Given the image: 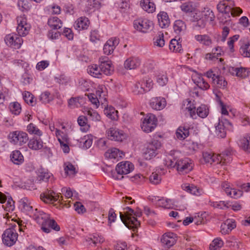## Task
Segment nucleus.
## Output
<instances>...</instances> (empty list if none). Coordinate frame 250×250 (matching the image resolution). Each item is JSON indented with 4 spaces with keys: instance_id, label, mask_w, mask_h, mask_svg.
<instances>
[{
    "instance_id": "13d9d810",
    "label": "nucleus",
    "mask_w": 250,
    "mask_h": 250,
    "mask_svg": "<svg viewBox=\"0 0 250 250\" xmlns=\"http://www.w3.org/2000/svg\"><path fill=\"white\" fill-rule=\"evenodd\" d=\"M86 114L89 116L90 119L95 121H99L100 120L101 117L99 114L93 109H86L85 110Z\"/></svg>"
},
{
    "instance_id": "6e6d98bb",
    "label": "nucleus",
    "mask_w": 250,
    "mask_h": 250,
    "mask_svg": "<svg viewBox=\"0 0 250 250\" xmlns=\"http://www.w3.org/2000/svg\"><path fill=\"white\" fill-rule=\"evenodd\" d=\"M240 52L244 57H250V43L244 44L240 48Z\"/></svg>"
},
{
    "instance_id": "423d86ee",
    "label": "nucleus",
    "mask_w": 250,
    "mask_h": 250,
    "mask_svg": "<svg viewBox=\"0 0 250 250\" xmlns=\"http://www.w3.org/2000/svg\"><path fill=\"white\" fill-rule=\"evenodd\" d=\"M8 138L11 144L18 146L26 144L29 140L28 134L26 132L19 130L11 132Z\"/></svg>"
},
{
    "instance_id": "f257e3e1",
    "label": "nucleus",
    "mask_w": 250,
    "mask_h": 250,
    "mask_svg": "<svg viewBox=\"0 0 250 250\" xmlns=\"http://www.w3.org/2000/svg\"><path fill=\"white\" fill-rule=\"evenodd\" d=\"M179 154L178 152L171 153L165 160L166 165L167 167H176L181 174H187L192 170L193 164L188 158H180Z\"/></svg>"
},
{
    "instance_id": "bf43d9fd",
    "label": "nucleus",
    "mask_w": 250,
    "mask_h": 250,
    "mask_svg": "<svg viewBox=\"0 0 250 250\" xmlns=\"http://www.w3.org/2000/svg\"><path fill=\"white\" fill-rule=\"evenodd\" d=\"M27 130L30 134H35L39 136H41L42 134L41 131L32 123L27 125Z\"/></svg>"
},
{
    "instance_id": "473e14b6",
    "label": "nucleus",
    "mask_w": 250,
    "mask_h": 250,
    "mask_svg": "<svg viewBox=\"0 0 250 250\" xmlns=\"http://www.w3.org/2000/svg\"><path fill=\"white\" fill-rule=\"evenodd\" d=\"M48 24L54 29H60L62 26V21L57 17H52L48 20Z\"/></svg>"
},
{
    "instance_id": "0eeeda50",
    "label": "nucleus",
    "mask_w": 250,
    "mask_h": 250,
    "mask_svg": "<svg viewBox=\"0 0 250 250\" xmlns=\"http://www.w3.org/2000/svg\"><path fill=\"white\" fill-rule=\"evenodd\" d=\"M157 124V119L156 116L151 113H148L142 120L141 128L146 133L152 132L156 127Z\"/></svg>"
},
{
    "instance_id": "ea45409f",
    "label": "nucleus",
    "mask_w": 250,
    "mask_h": 250,
    "mask_svg": "<svg viewBox=\"0 0 250 250\" xmlns=\"http://www.w3.org/2000/svg\"><path fill=\"white\" fill-rule=\"evenodd\" d=\"M11 160L15 164L20 165L23 162V157L20 151L15 150L11 155Z\"/></svg>"
},
{
    "instance_id": "b1692460",
    "label": "nucleus",
    "mask_w": 250,
    "mask_h": 250,
    "mask_svg": "<svg viewBox=\"0 0 250 250\" xmlns=\"http://www.w3.org/2000/svg\"><path fill=\"white\" fill-rule=\"evenodd\" d=\"M90 22L87 18L82 17L77 19L74 24V27L78 30L87 29Z\"/></svg>"
},
{
    "instance_id": "2f4dec72",
    "label": "nucleus",
    "mask_w": 250,
    "mask_h": 250,
    "mask_svg": "<svg viewBox=\"0 0 250 250\" xmlns=\"http://www.w3.org/2000/svg\"><path fill=\"white\" fill-rule=\"evenodd\" d=\"M173 29L174 32L177 34L183 33L186 30V25L183 21L176 20L174 23Z\"/></svg>"
},
{
    "instance_id": "680f3d73",
    "label": "nucleus",
    "mask_w": 250,
    "mask_h": 250,
    "mask_svg": "<svg viewBox=\"0 0 250 250\" xmlns=\"http://www.w3.org/2000/svg\"><path fill=\"white\" fill-rule=\"evenodd\" d=\"M40 100L43 104H47L53 100V97L47 91L42 93L40 97Z\"/></svg>"
},
{
    "instance_id": "a19ab883",
    "label": "nucleus",
    "mask_w": 250,
    "mask_h": 250,
    "mask_svg": "<svg viewBox=\"0 0 250 250\" xmlns=\"http://www.w3.org/2000/svg\"><path fill=\"white\" fill-rule=\"evenodd\" d=\"M249 71L247 68L245 67H236L234 69L233 74L242 79L246 78L249 76Z\"/></svg>"
},
{
    "instance_id": "9b49d317",
    "label": "nucleus",
    "mask_w": 250,
    "mask_h": 250,
    "mask_svg": "<svg viewBox=\"0 0 250 250\" xmlns=\"http://www.w3.org/2000/svg\"><path fill=\"white\" fill-rule=\"evenodd\" d=\"M134 169V165L128 161H123L119 163L116 167V171L118 174L117 179H122L123 175L127 174Z\"/></svg>"
},
{
    "instance_id": "4c0bfd02",
    "label": "nucleus",
    "mask_w": 250,
    "mask_h": 250,
    "mask_svg": "<svg viewBox=\"0 0 250 250\" xmlns=\"http://www.w3.org/2000/svg\"><path fill=\"white\" fill-rule=\"evenodd\" d=\"M104 113L107 117L112 120H116L118 119V111L112 107H107L104 109Z\"/></svg>"
},
{
    "instance_id": "4d7b16f0",
    "label": "nucleus",
    "mask_w": 250,
    "mask_h": 250,
    "mask_svg": "<svg viewBox=\"0 0 250 250\" xmlns=\"http://www.w3.org/2000/svg\"><path fill=\"white\" fill-rule=\"evenodd\" d=\"M223 241L219 238L214 239L210 244L209 249L210 250H216L221 248L223 246Z\"/></svg>"
},
{
    "instance_id": "3c124183",
    "label": "nucleus",
    "mask_w": 250,
    "mask_h": 250,
    "mask_svg": "<svg viewBox=\"0 0 250 250\" xmlns=\"http://www.w3.org/2000/svg\"><path fill=\"white\" fill-rule=\"evenodd\" d=\"M153 40L154 44L156 46L162 47L165 45V42L163 33L160 32L158 35L154 38Z\"/></svg>"
},
{
    "instance_id": "6e6552de",
    "label": "nucleus",
    "mask_w": 250,
    "mask_h": 250,
    "mask_svg": "<svg viewBox=\"0 0 250 250\" xmlns=\"http://www.w3.org/2000/svg\"><path fill=\"white\" fill-rule=\"evenodd\" d=\"M35 211L36 212L34 213L35 220L39 224L42 225V229L44 232L46 233L50 232V229L46 227V225L50 219V215L42 211H38L37 209H36Z\"/></svg>"
},
{
    "instance_id": "72a5a7b5",
    "label": "nucleus",
    "mask_w": 250,
    "mask_h": 250,
    "mask_svg": "<svg viewBox=\"0 0 250 250\" xmlns=\"http://www.w3.org/2000/svg\"><path fill=\"white\" fill-rule=\"evenodd\" d=\"M121 154H122V152H120L118 149L112 148L107 150L104 153V156L109 159H116L122 157Z\"/></svg>"
},
{
    "instance_id": "6ab92c4d",
    "label": "nucleus",
    "mask_w": 250,
    "mask_h": 250,
    "mask_svg": "<svg viewBox=\"0 0 250 250\" xmlns=\"http://www.w3.org/2000/svg\"><path fill=\"white\" fill-rule=\"evenodd\" d=\"M151 107L156 110L163 109L166 105V101L162 97L152 98L150 101Z\"/></svg>"
},
{
    "instance_id": "aec40b11",
    "label": "nucleus",
    "mask_w": 250,
    "mask_h": 250,
    "mask_svg": "<svg viewBox=\"0 0 250 250\" xmlns=\"http://www.w3.org/2000/svg\"><path fill=\"white\" fill-rule=\"evenodd\" d=\"M192 80L194 83L202 90H207L210 87L209 84L197 73H195L192 75Z\"/></svg>"
},
{
    "instance_id": "49530a36",
    "label": "nucleus",
    "mask_w": 250,
    "mask_h": 250,
    "mask_svg": "<svg viewBox=\"0 0 250 250\" xmlns=\"http://www.w3.org/2000/svg\"><path fill=\"white\" fill-rule=\"evenodd\" d=\"M209 205L214 208L224 209L225 208H229V203L224 201L219 202L209 201Z\"/></svg>"
},
{
    "instance_id": "603ef678",
    "label": "nucleus",
    "mask_w": 250,
    "mask_h": 250,
    "mask_svg": "<svg viewBox=\"0 0 250 250\" xmlns=\"http://www.w3.org/2000/svg\"><path fill=\"white\" fill-rule=\"evenodd\" d=\"M196 112L197 115L202 118L206 117L208 114V109L206 105L204 104L198 107L196 109Z\"/></svg>"
},
{
    "instance_id": "338daca9",
    "label": "nucleus",
    "mask_w": 250,
    "mask_h": 250,
    "mask_svg": "<svg viewBox=\"0 0 250 250\" xmlns=\"http://www.w3.org/2000/svg\"><path fill=\"white\" fill-rule=\"evenodd\" d=\"M242 191L235 188H230L229 191H227V194L234 198H238L242 195Z\"/></svg>"
},
{
    "instance_id": "f03ea898",
    "label": "nucleus",
    "mask_w": 250,
    "mask_h": 250,
    "mask_svg": "<svg viewBox=\"0 0 250 250\" xmlns=\"http://www.w3.org/2000/svg\"><path fill=\"white\" fill-rule=\"evenodd\" d=\"M230 151L227 150L220 154H215L211 151L203 152V157L206 163H216L221 165L229 163L232 160Z\"/></svg>"
},
{
    "instance_id": "dca6fc26",
    "label": "nucleus",
    "mask_w": 250,
    "mask_h": 250,
    "mask_svg": "<svg viewBox=\"0 0 250 250\" xmlns=\"http://www.w3.org/2000/svg\"><path fill=\"white\" fill-rule=\"evenodd\" d=\"M42 201L46 203L52 204L55 202H61L62 197L60 198V196L56 194L53 190L47 189L45 192L42 193L40 196Z\"/></svg>"
},
{
    "instance_id": "4be33fe9",
    "label": "nucleus",
    "mask_w": 250,
    "mask_h": 250,
    "mask_svg": "<svg viewBox=\"0 0 250 250\" xmlns=\"http://www.w3.org/2000/svg\"><path fill=\"white\" fill-rule=\"evenodd\" d=\"M141 64V60L138 57H130L125 60L124 63L125 67L127 69L137 68Z\"/></svg>"
},
{
    "instance_id": "2eb2a0df",
    "label": "nucleus",
    "mask_w": 250,
    "mask_h": 250,
    "mask_svg": "<svg viewBox=\"0 0 250 250\" xmlns=\"http://www.w3.org/2000/svg\"><path fill=\"white\" fill-rule=\"evenodd\" d=\"M108 138L111 140L122 142L125 139L126 135L123 130L116 128H110L106 131Z\"/></svg>"
},
{
    "instance_id": "052dcab7",
    "label": "nucleus",
    "mask_w": 250,
    "mask_h": 250,
    "mask_svg": "<svg viewBox=\"0 0 250 250\" xmlns=\"http://www.w3.org/2000/svg\"><path fill=\"white\" fill-rule=\"evenodd\" d=\"M9 108L11 112L15 115H19L21 112V105L17 102L11 103Z\"/></svg>"
},
{
    "instance_id": "a878e982",
    "label": "nucleus",
    "mask_w": 250,
    "mask_h": 250,
    "mask_svg": "<svg viewBox=\"0 0 250 250\" xmlns=\"http://www.w3.org/2000/svg\"><path fill=\"white\" fill-rule=\"evenodd\" d=\"M87 72L91 76L95 78H102L104 76L103 74H102L100 64L99 65L97 64H93L88 66L87 69Z\"/></svg>"
},
{
    "instance_id": "5fc2aeb1",
    "label": "nucleus",
    "mask_w": 250,
    "mask_h": 250,
    "mask_svg": "<svg viewBox=\"0 0 250 250\" xmlns=\"http://www.w3.org/2000/svg\"><path fill=\"white\" fill-rule=\"evenodd\" d=\"M213 83L219 87L224 88L227 85V82L222 76H217L215 79H213Z\"/></svg>"
},
{
    "instance_id": "7ed1b4c3",
    "label": "nucleus",
    "mask_w": 250,
    "mask_h": 250,
    "mask_svg": "<svg viewBox=\"0 0 250 250\" xmlns=\"http://www.w3.org/2000/svg\"><path fill=\"white\" fill-rule=\"evenodd\" d=\"M233 2L229 0L220 1L217 6L219 12L225 13L229 17V14L233 16H237L242 13V10L239 7H233Z\"/></svg>"
},
{
    "instance_id": "c756f323",
    "label": "nucleus",
    "mask_w": 250,
    "mask_h": 250,
    "mask_svg": "<svg viewBox=\"0 0 250 250\" xmlns=\"http://www.w3.org/2000/svg\"><path fill=\"white\" fill-rule=\"evenodd\" d=\"M202 19L205 21H212L215 19L213 11L208 7H204L202 11Z\"/></svg>"
},
{
    "instance_id": "4468645a",
    "label": "nucleus",
    "mask_w": 250,
    "mask_h": 250,
    "mask_svg": "<svg viewBox=\"0 0 250 250\" xmlns=\"http://www.w3.org/2000/svg\"><path fill=\"white\" fill-rule=\"evenodd\" d=\"M99 63L103 76L110 75L113 73L114 69L112 64L107 57L103 56L100 58Z\"/></svg>"
},
{
    "instance_id": "c9c22d12",
    "label": "nucleus",
    "mask_w": 250,
    "mask_h": 250,
    "mask_svg": "<svg viewBox=\"0 0 250 250\" xmlns=\"http://www.w3.org/2000/svg\"><path fill=\"white\" fill-rule=\"evenodd\" d=\"M189 135L188 129L185 126H180L176 132V137L183 140Z\"/></svg>"
},
{
    "instance_id": "412c9836",
    "label": "nucleus",
    "mask_w": 250,
    "mask_h": 250,
    "mask_svg": "<svg viewBox=\"0 0 250 250\" xmlns=\"http://www.w3.org/2000/svg\"><path fill=\"white\" fill-rule=\"evenodd\" d=\"M175 234L173 233H165L161 239L162 243L167 247H170L176 243Z\"/></svg>"
},
{
    "instance_id": "1a4fd4ad",
    "label": "nucleus",
    "mask_w": 250,
    "mask_h": 250,
    "mask_svg": "<svg viewBox=\"0 0 250 250\" xmlns=\"http://www.w3.org/2000/svg\"><path fill=\"white\" fill-rule=\"evenodd\" d=\"M160 143L154 140L149 143L144 152V157L146 160H150L155 157L157 154V149L160 147Z\"/></svg>"
},
{
    "instance_id": "f8f14e48",
    "label": "nucleus",
    "mask_w": 250,
    "mask_h": 250,
    "mask_svg": "<svg viewBox=\"0 0 250 250\" xmlns=\"http://www.w3.org/2000/svg\"><path fill=\"white\" fill-rule=\"evenodd\" d=\"M231 124L226 119L223 117L218 118V122L215 125V133L220 138H224L226 136V129Z\"/></svg>"
},
{
    "instance_id": "f704fd0d",
    "label": "nucleus",
    "mask_w": 250,
    "mask_h": 250,
    "mask_svg": "<svg viewBox=\"0 0 250 250\" xmlns=\"http://www.w3.org/2000/svg\"><path fill=\"white\" fill-rule=\"evenodd\" d=\"M77 122L82 131L86 132L89 130L90 125L87 123V119L85 116H80L77 119Z\"/></svg>"
},
{
    "instance_id": "20e7f679",
    "label": "nucleus",
    "mask_w": 250,
    "mask_h": 250,
    "mask_svg": "<svg viewBox=\"0 0 250 250\" xmlns=\"http://www.w3.org/2000/svg\"><path fill=\"white\" fill-rule=\"evenodd\" d=\"M16 228L20 229L19 226L14 225L11 228L7 229L4 231L2 236V242L6 246H12L17 241L18 234L17 232Z\"/></svg>"
},
{
    "instance_id": "5701e85b",
    "label": "nucleus",
    "mask_w": 250,
    "mask_h": 250,
    "mask_svg": "<svg viewBox=\"0 0 250 250\" xmlns=\"http://www.w3.org/2000/svg\"><path fill=\"white\" fill-rule=\"evenodd\" d=\"M235 227L236 224L234 220L232 219H228L221 225V232L222 234H226L229 233Z\"/></svg>"
},
{
    "instance_id": "0e129e2a",
    "label": "nucleus",
    "mask_w": 250,
    "mask_h": 250,
    "mask_svg": "<svg viewBox=\"0 0 250 250\" xmlns=\"http://www.w3.org/2000/svg\"><path fill=\"white\" fill-rule=\"evenodd\" d=\"M149 181L153 185H158L161 181V176L156 172H152L149 176Z\"/></svg>"
},
{
    "instance_id": "a18cd8bd",
    "label": "nucleus",
    "mask_w": 250,
    "mask_h": 250,
    "mask_svg": "<svg viewBox=\"0 0 250 250\" xmlns=\"http://www.w3.org/2000/svg\"><path fill=\"white\" fill-rule=\"evenodd\" d=\"M56 136L60 144L69 143V139L67 135L58 129H56Z\"/></svg>"
},
{
    "instance_id": "cd10ccee",
    "label": "nucleus",
    "mask_w": 250,
    "mask_h": 250,
    "mask_svg": "<svg viewBox=\"0 0 250 250\" xmlns=\"http://www.w3.org/2000/svg\"><path fill=\"white\" fill-rule=\"evenodd\" d=\"M182 188L184 190L196 196L201 195L203 192L201 189L193 185L185 184L182 186Z\"/></svg>"
},
{
    "instance_id": "bb28decb",
    "label": "nucleus",
    "mask_w": 250,
    "mask_h": 250,
    "mask_svg": "<svg viewBox=\"0 0 250 250\" xmlns=\"http://www.w3.org/2000/svg\"><path fill=\"white\" fill-rule=\"evenodd\" d=\"M140 5L145 11L149 13H152L155 11V5L151 0H141Z\"/></svg>"
},
{
    "instance_id": "a211bd4d",
    "label": "nucleus",
    "mask_w": 250,
    "mask_h": 250,
    "mask_svg": "<svg viewBox=\"0 0 250 250\" xmlns=\"http://www.w3.org/2000/svg\"><path fill=\"white\" fill-rule=\"evenodd\" d=\"M119 43V40L116 38L109 39L104 45L103 48L104 53L106 55L111 54Z\"/></svg>"
},
{
    "instance_id": "393cba45",
    "label": "nucleus",
    "mask_w": 250,
    "mask_h": 250,
    "mask_svg": "<svg viewBox=\"0 0 250 250\" xmlns=\"http://www.w3.org/2000/svg\"><path fill=\"white\" fill-rule=\"evenodd\" d=\"M159 26L163 28L167 27L170 24V20L167 14L164 11L160 12L157 15Z\"/></svg>"
},
{
    "instance_id": "864d4df0",
    "label": "nucleus",
    "mask_w": 250,
    "mask_h": 250,
    "mask_svg": "<svg viewBox=\"0 0 250 250\" xmlns=\"http://www.w3.org/2000/svg\"><path fill=\"white\" fill-rule=\"evenodd\" d=\"M23 98L25 102L28 104H30L33 106L35 104V101H34V97L33 95L28 91H25L23 93Z\"/></svg>"
},
{
    "instance_id": "e2e57ef3",
    "label": "nucleus",
    "mask_w": 250,
    "mask_h": 250,
    "mask_svg": "<svg viewBox=\"0 0 250 250\" xmlns=\"http://www.w3.org/2000/svg\"><path fill=\"white\" fill-rule=\"evenodd\" d=\"M104 88H105L104 86H99L96 91V96L100 100L102 104H104V102L106 101L105 94L104 93Z\"/></svg>"
},
{
    "instance_id": "e433bc0d",
    "label": "nucleus",
    "mask_w": 250,
    "mask_h": 250,
    "mask_svg": "<svg viewBox=\"0 0 250 250\" xmlns=\"http://www.w3.org/2000/svg\"><path fill=\"white\" fill-rule=\"evenodd\" d=\"M195 40L200 43L209 46L212 43L210 38L207 35H197L195 36Z\"/></svg>"
},
{
    "instance_id": "69168bd1",
    "label": "nucleus",
    "mask_w": 250,
    "mask_h": 250,
    "mask_svg": "<svg viewBox=\"0 0 250 250\" xmlns=\"http://www.w3.org/2000/svg\"><path fill=\"white\" fill-rule=\"evenodd\" d=\"M142 84H143L145 92L149 91L153 84L152 80L150 78L144 79Z\"/></svg>"
},
{
    "instance_id": "7c9ffc66",
    "label": "nucleus",
    "mask_w": 250,
    "mask_h": 250,
    "mask_svg": "<svg viewBox=\"0 0 250 250\" xmlns=\"http://www.w3.org/2000/svg\"><path fill=\"white\" fill-rule=\"evenodd\" d=\"M240 147L246 152L250 153V134H247L240 140Z\"/></svg>"
},
{
    "instance_id": "39448f33",
    "label": "nucleus",
    "mask_w": 250,
    "mask_h": 250,
    "mask_svg": "<svg viewBox=\"0 0 250 250\" xmlns=\"http://www.w3.org/2000/svg\"><path fill=\"white\" fill-rule=\"evenodd\" d=\"M124 209L125 215H124L121 212L120 213V217L122 221L128 228L129 227V225H130V227L133 225L132 227L136 229L140 225V222L134 216H133L134 211L129 207H126Z\"/></svg>"
},
{
    "instance_id": "f3484780",
    "label": "nucleus",
    "mask_w": 250,
    "mask_h": 250,
    "mask_svg": "<svg viewBox=\"0 0 250 250\" xmlns=\"http://www.w3.org/2000/svg\"><path fill=\"white\" fill-rule=\"evenodd\" d=\"M4 41L7 45L15 49L20 48L23 42L22 39L21 37L14 33L6 35Z\"/></svg>"
},
{
    "instance_id": "ddd939ff",
    "label": "nucleus",
    "mask_w": 250,
    "mask_h": 250,
    "mask_svg": "<svg viewBox=\"0 0 250 250\" xmlns=\"http://www.w3.org/2000/svg\"><path fill=\"white\" fill-rule=\"evenodd\" d=\"M17 31L20 36H25L28 34L30 26L24 16L17 17Z\"/></svg>"
},
{
    "instance_id": "58836bf2",
    "label": "nucleus",
    "mask_w": 250,
    "mask_h": 250,
    "mask_svg": "<svg viewBox=\"0 0 250 250\" xmlns=\"http://www.w3.org/2000/svg\"><path fill=\"white\" fill-rule=\"evenodd\" d=\"M182 11L185 13H191L196 8V5L192 2L188 1L182 3L180 6Z\"/></svg>"
},
{
    "instance_id": "8fccbe9b",
    "label": "nucleus",
    "mask_w": 250,
    "mask_h": 250,
    "mask_svg": "<svg viewBox=\"0 0 250 250\" xmlns=\"http://www.w3.org/2000/svg\"><path fill=\"white\" fill-rule=\"evenodd\" d=\"M52 175L51 173L48 172L43 168H40L38 170V176L40 180L46 181Z\"/></svg>"
},
{
    "instance_id": "774afa93",
    "label": "nucleus",
    "mask_w": 250,
    "mask_h": 250,
    "mask_svg": "<svg viewBox=\"0 0 250 250\" xmlns=\"http://www.w3.org/2000/svg\"><path fill=\"white\" fill-rule=\"evenodd\" d=\"M21 206L22 209L26 212H30L32 210V207L28 203V200L26 198L22 199L21 201Z\"/></svg>"
},
{
    "instance_id": "37998d69",
    "label": "nucleus",
    "mask_w": 250,
    "mask_h": 250,
    "mask_svg": "<svg viewBox=\"0 0 250 250\" xmlns=\"http://www.w3.org/2000/svg\"><path fill=\"white\" fill-rule=\"evenodd\" d=\"M156 82L160 86H163L168 82V78L166 73L164 72H158L156 75Z\"/></svg>"
},
{
    "instance_id": "c85d7f7f",
    "label": "nucleus",
    "mask_w": 250,
    "mask_h": 250,
    "mask_svg": "<svg viewBox=\"0 0 250 250\" xmlns=\"http://www.w3.org/2000/svg\"><path fill=\"white\" fill-rule=\"evenodd\" d=\"M28 146L32 150H38L42 148L43 142L41 139L33 138L29 141Z\"/></svg>"
},
{
    "instance_id": "de8ad7c7",
    "label": "nucleus",
    "mask_w": 250,
    "mask_h": 250,
    "mask_svg": "<svg viewBox=\"0 0 250 250\" xmlns=\"http://www.w3.org/2000/svg\"><path fill=\"white\" fill-rule=\"evenodd\" d=\"M169 48L172 52H180L182 50V45L177 40L172 39L170 42Z\"/></svg>"
},
{
    "instance_id": "79ce46f5",
    "label": "nucleus",
    "mask_w": 250,
    "mask_h": 250,
    "mask_svg": "<svg viewBox=\"0 0 250 250\" xmlns=\"http://www.w3.org/2000/svg\"><path fill=\"white\" fill-rule=\"evenodd\" d=\"M87 12L90 10L95 11L101 6V3L98 0H88L85 4Z\"/></svg>"
},
{
    "instance_id": "09e8293b",
    "label": "nucleus",
    "mask_w": 250,
    "mask_h": 250,
    "mask_svg": "<svg viewBox=\"0 0 250 250\" xmlns=\"http://www.w3.org/2000/svg\"><path fill=\"white\" fill-rule=\"evenodd\" d=\"M157 205L165 208H172V203L170 199L163 198L157 201Z\"/></svg>"
},
{
    "instance_id": "c03bdc74",
    "label": "nucleus",
    "mask_w": 250,
    "mask_h": 250,
    "mask_svg": "<svg viewBox=\"0 0 250 250\" xmlns=\"http://www.w3.org/2000/svg\"><path fill=\"white\" fill-rule=\"evenodd\" d=\"M104 241V237L102 235H100L98 234H93L91 235L90 237L86 239V241L89 243V245L91 244V242L92 243L94 246H96L98 243H102Z\"/></svg>"
},
{
    "instance_id": "9d476101",
    "label": "nucleus",
    "mask_w": 250,
    "mask_h": 250,
    "mask_svg": "<svg viewBox=\"0 0 250 250\" xmlns=\"http://www.w3.org/2000/svg\"><path fill=\"white\" fill-rule=\"evenodd\" d=\"M133 25L135 29L145 33L151 30L153 23L146 19H139L134 21Z\"/></svg>"
}]
</instances>
